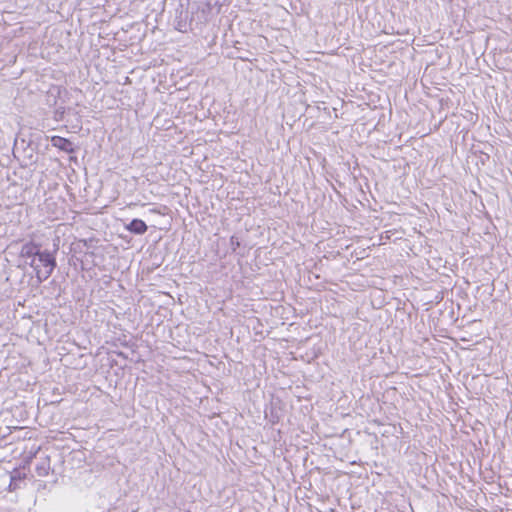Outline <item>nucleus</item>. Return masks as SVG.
<instances>
[{
	"instance_id": "obj_1",
	"label": "nucleus",
	"mask_w": 512,
	"mask_h": 512,
	"mask_svg": "<svg viewBox=\"0 0 512 512\" xmlns=\"http://www.w3.org/2000/svg\"><path fill=\"white\" fill-rule=\"evenodd\" d=\"M29 265L34 269L37 279L42 282L52 274L56 261L55 257L48 251H42L36 259H32Z\"/></svg>"
},
{
	"instance_id": "obj_2",
	"label": "nucleus",
	"mask_w": 512,
	"mask_h": 512,
	"mask_svg": "<svg viewBox=\"0 0 512 512\" xmlns=\"http://www.w3.org/2000/svg\"><path fill=\"white\" fill-rule=\"evenodd\" d=\"M42 251L39 245L29 242L22 246L20 251V258L22 259H36Z\"/></svg>"
},
{
	"instance_id": "obj_3",
	"label": "nucleus",
	"mask_w": 512,
	"mask_h": 512,
	"mask_svg": "<svg viewBox=\"0 0 512 512\" xmlns=\"http://www.w3.org/2000/svg\"><path fill=\"white\" fill-rule=\"evenodd\" d=\"M126 229L134 234L142 235L147 231V225L140 219H133L127 226Z\"/></svg>"
},
{
	"instance_id": "obj_4",
	"label": "nucleus",
	"mask_w": 512,
	"mask_h": 512,
	"mask_svg": "<svg viewBox=\"0 0 512 512\" xmlns=\"http://www.w3.org/2000/svg\"><path fill=\"white\" fill-rule=\"evenodd\" d=\"M51 142L54 147L59 148L62 151H65V152L73 151L72 143L65 138H62L60 136H54V137H52Z\"/></svg>"
}]
</instances>
